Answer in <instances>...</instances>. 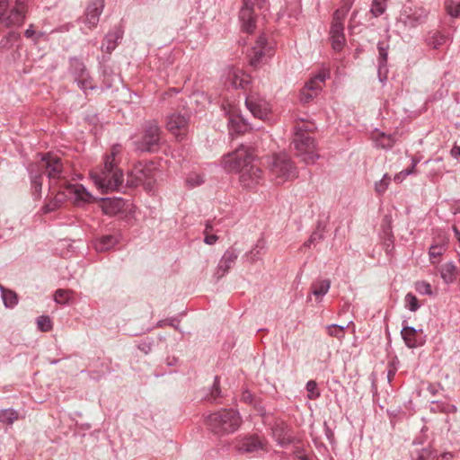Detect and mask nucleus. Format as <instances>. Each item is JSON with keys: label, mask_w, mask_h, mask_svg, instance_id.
<instances>
[{"label": "nucleus", "mask_w": 460, "mask_h": 460, "mask_svg": "<svg viewBox=\"0 0 460 460\" xmlns=\"http://www.w3.org/2000/svg\"><path fill=\"white\" fill-rule=\"evenodd\" d=\"M371 138L375 142L376 146L385 149L392 148L396 141L394 135H387L378 129L372 132Z\"/></svg>", "instance_id": "nucleus-23"}, {"label": "nucleus", "mask_w": 460, "mask_h": 460, "mask_svg": "<svg viewBox=\"0 0 460 460\" xmlns=\"http://www.w3.org/2000/svg\"><path fill=\"white\" fill-rule=\"evenodd\" d=\"M431 449L429 447H425L420 450H416L411 454V456L415 460H429L431 456Z\"/></svg>", "instance_id": "nucleus-45"}, {"label": "nucleus", "mask_w": 460, "mask_h": 460, "mask_svg": "<svg viewBox=\"0 0 460 460\" xmlns=\"http://www.w3.org/2000/svg\"><path fill=\"white\" fill-rule=\"evenodd\" d=\"M446 244L440 243V244H432L429 247V254L432 263L437 262V259L439 258L445 252H446Z\"/></svg>", "instance_id": "nucleus-35"}, {"label": "nucleus", "mask_w": 460, "mask_h": 460, "mask_svg": "<svg viewBox=\"0 0 460 460\" xmlns=\"http://www.w3.org/2000/svg\"><path fill=\"white\" fill-rule=\"evenodd\" d=\"M270 177L276 184H282L297 177L296 167L284 152L275 153L267 159Z\"/></svg>", "instance_id": "nucleus-4"}, {"label": "nucleus", "mask_w": 460, "mask_h": 460, "mask_svg": "<svg viewBox=\"0 0 460 460\" xmlns=\"http://www.w3.org/2000/svg\"><path fill=\"white\" fill-rule=\"evenodd\" d=\"M428 11L423 7H406L401 13L398 22L402 23L404 27L415 28L425 22Z\"/></svg>", "instance_id": "nucleus-13"}, {"label": "nucleus", "mask_w": 460, "mask_h": 460, "mask_svg": "<svg viewBox=\"0 0 460 460\" xmlns=\"http://www.w3.org/2000/svg\"><path fill=\"white\" fill-rule=\"evenodd\" d=\"M119 238L115 234H106L98 238L94 242V248L99 252L111 250L118 243Z\"/></svg>", "instance_id": "nucleus-26"}, {"label": "nucleus", "mask_w": 460, "mask_h": 460, "mask_svg": "<svg viewBox=\"0 0 460 460\" xmlns=\"http://www.w3.org/2000/svg\"><path fill=\"white\" fill-rule=\"evenodd\" d=\"M354 1L355 0H341V5L334 12L333 16L336 17V19L345 20L349 11L353 5Z\"/></svg>", "instance_id": "nucleus-32"}, {"label": "nucleus", "mask_w": 460, "mask_h": 460, "mask_svg": "<svg viewBox=\"0 0 460 460\" xmlns=\"http://www.w3.org/2000/svg\"><path fill=\"white\" fill-rule=\"evenodd\" d=\"M136 179L130 181L132 185H138L144 182L146 172L142 169H135L134 172Z\"/></svg>", "instance_id": "nucleus-52"}, {"label": "nucleus", "mask_w": 460, "mask_h": 460, "mask_svg": "<svg viewBox=\"0 0 460 460\" xmlns=\"http://www.w3.org/2000/svg\"><path fill=\"white\" fill-rule=\"evenodd\" d=\"M306 390L309 394L308 397L310 399H315V398L319 397V395H320V393L317 390V384L314 380H309L306 383Z\"/></svg>", "instance_id": "nucleus-48"}, {"label": "nucleus", "mask_w": 460, "mask_h": 460, "mask_svg": "<svg viewBox=\"0 0 460 460\" xmlns=\"http://www.w3.org/2000/svg\"><path fill=\"white\" fill-rule=\"evenodd\" d=\"M448 14L455 18H460V3L450 2L447 4Z\"/></svg>", "instance_id": "nucleus-49"}, {"label": "nucleus", "mask_w": 460, "mask_h": 460, "mask_svg": "<svg viewBox=\"0 0 460 460\" xmlns=\"http://www.w3.org/2000/svg\"><path fill=\"white\" fill-rule=\"evenodd\" d=\"M205 234L204 243L208 245H212V244L216 243L217 241L218 240V236L217 234Z\"/></svg>", "instance_id": "nucleus-56"}, {"label": "nucleus", "mask_w": 460, "mask_h": 460, "mask_svg": "<svg viewBox=\"0 0 460 460\" xmlns=\"http://www.w3.org/2000/svg\"><path fill=\"white\" fill-rule=\"evenodd\" d=\"M121 151V146L120 145H113L111 150V153L105 156L104 160H111V164H116V155H119Z\"/></svg>", "instance_id": "nucleus-51"}, {"label": "nucleus", "mask_w": 460, "mask_h": 460, "mask_svg": "<svg viewBox=\"0 0 460 460\" xmlns=\"http://www.w3.org/2000/svg\"><path fill=\"white\" fill-rule=\"evenodd\" d=\"M56 196L47 202L42 210L44 213H49L58 209L66 199H74L76 203H88L92 199V195L81 184H72L65 182Z\"/></svg>", "instance_id": "nucleus-5"}, {"label": "nucleus", "mask_w": 460, "mask_h": 460, "mask_svg": "<svg viewBox=\"0 0 460 460\" xmlns=\"http://www.w3.org/2000/svg\"><path fill=\"white\" fill-rule=\"evenodd\" d=\"M451 153L453 155H460V147L455 146Z\"/></svg>", "instance_id": "nucleus-61"}, {"label": "nucleus", "mask_w": 460, "mask_h": 460, "mask_svg": "<svg viewBox=\"0 0 460 460\" xmlns=\"http://www.w3.org/2000/svg\"><path fill=\"white\" fill-rule=\"evenodd\" d=\"M401 335L405 345L410 349L420 347L426 342V335L423 334L422 329L403 325Z\"/></svg>", "instance_id": "nucleus-14"}, {"label": "nucleus", "mask_w": 460, "mask_h": 460, "mask_svg": "<svg viewBox=\"0 0 460 460\" xmlns=\"http://www.w3.org/2000/svg\"><path fill=\"white\" fill-rule=\"evenodd\" d=\"M248 84L249 80L247 78H239L237 75H234L232 82L235 88H245Z\"/></svg>", "instance_id": "nucleus-53"}, {"label": "nucleus", "mask_w": 460, "mask_h": 460, "mask_svg": "<svg viewBox=\"0 0 460 460\" xmlns=\"http://www.w3.org/2000/svg\"><path fill=\"white\" fill-rule=\"evenodd\" d=\"M243 398L246 402H250L252 399V394L250 393H244Z\"/></svg>", "instance_id": "nucleus-62"}, {"label": "nucleus", "mask_w": 460, "mask_h": 460, "mask_svg": "<svg viewBox=\"0 0 460 460\" xmlns=\"http://www.w3.org/2000/svg\"><path fill=\"white\" fill-rule=\"evenodd\" d=\"M378 49V72L381 74L382 70H386L387 57L389 45L386 42L379 41L377 44Z\"/></svg>", "instance_id": "nucleus-27"}, {"label": "nucleus", "mask_w": 460, "mask_h": 460, "mask_svg": "<svg viewBox=\"0 0 460 460\" xmlns=\"http://www.w3.org/2000/svg\"><path fill=\"white\" fill-rule=\"evenodd\" d=\"M161 129L155 121H148L144 126L141 140L136 141V148L142 152H154L160 144Z\"/></svg>", "instance_id": "nucleus-9"}, {"label": "nucleus", "mask_w": 460, "mask_h": 460, "mask_svg": "<svg viewBox=\"0 0 460 460\" xmlns=\"http://www.w3.org/2000/svg\"><path fill=\"white\" fill-rule=\"evenodd\" d=\"M264 0H243V6L239 13L242 30L247 33H252L256 28V15L253 8H262Z\"/></svg>", "instance_id": "nucleus-10"}, {"label": "nucleus", "mask_w": 460, "mask_h": 460, "mask_svg": "<svg viewBox=\"0 0 460 460\" xmlns=\"http://www.w3.org/2000/svg\"><path fill=\"white\" fill-rule=\"evenodd\" d=\"M415 288L420 294H424V295H431L432 294L431 286L426 281L417 282L415 285Z\"/></svg>", "instance_id": "nucleus-50"}, {"label": "nucleus", "mask_w": 460, "mask_h": 460, "mask_svg": "<svg viewBox=\"0 0 460 460\" xmlns=\"http://www.w3.org/2000/svg\"><path fill=\"white\" fill-rule=\"evenodd\" d=\"M348 327V325H338V324H330L326 327L327 333L337 339H342L344 337V330Z\"/></svg>", "instance_id": "nucleus-37"}, {"label": "nucleus", "mask_w": 460, "mask_h": 460, "mask_svg": "<svg viewBox=\"0 0 460 460\" xmlns=\"http://www.w3.org/2000/svg\"><path fill=\"white\" fill-rule=\"evenodd\" d=\"M296 155L307 164H314L319 158L315 150L314 139L308 135L307 128H296L292 141Z\"/></svg>", "instance_id": "nucleus-7"}, {"label": "nucleus", "mask_w": 460, "mask_h": 460, "mask_svg": "<svg viewBox=\"0 0 460 460\" xmlns=\"http://www.w3.org/2000/svg\"><path fill=\"white\" fill-rule=\"evenodd\" d=\"M391 181V177L385 173L384 174L383 178L376 182L375 184V190L378 194H383L387 190L389 183Z\"/></svg>", "instance_id": "nucleus-41"}, {"label": "nucleus", "mask_w": 460, "mask_h": 460, "mask_svg": "<svg viewBox=\"0 0 460 460\" xmlns=\"http://www.w3.org/2000/svg\"><path fill=\"white\" fill-rule=\"evenodd\" d=\"M221 397V390L219 386V378L218 376H215V380L213 383V386L210 392V395L208 400L211 402H216L217 398Z\"/></svg>", "instance_id": "nucleus-46"}, {"label": "nucleus", "mask_w": 460, "mask_h": 460, "mask_svg": "<svg viewBox=\"0 0 460 460\" xmlns=\"http://www.w3.org/2000/svg\"><path fill=\"white\" fill-rule=\"evenodd\" d=\"M266 440L258 435H251L242 438L238 445L237 450L243 453H254L259 450H265Z\"/></svg>", "instance_id": "nucleus-19"}, {"label": "nucleus", "mask_w": 460, "mask_h": 460, "mask_svg": "<svg viewBox=\"0 0 460 460\" xmlns=\"http://www.w3.org/2000/svg\"><path fill=\"white\" fill-rule=\"evenodd\" d=\"M137 348L145 354H148L152 349V342L149 341H142L137 345Z\"/></svg>", "instance_id": "nucleus-55"}, {"label": "nucleus", "mask_w": 460, "mask_h": 460, "mask_svg": "<svg viewBox=\"0 0 460 460\" xmlns=\"http://www.w3.org/2000/svg\"><path fill=\"white\" fill-rule=\"evenodd\" d=\"M387 7V0H373L370 13L374 17H378L382 15Z\"/></svg>", "instance_id": "nucleus-33"}, {"label": "nucleus", "mask_w": 460, "mask_h": 460, "mask_svg": "<svg viewBox=\"0 0 460 460\" xmlns=\"http://www.w3.org/2000/svg\"><path fill=\"white\" fill-rule=\"evenodd\" d=\"M245 105L255 118L261 120L268 119L270 114L269 102L258 94H249L245 99Z\"/></svg>", "instance_id": "nucleus-11"}, {"label": "nucleus", "mask_w": 460, "mask_h": 460, "mask_svg": "<svg viewBox=\"0 0 460 460\" xmlns=\"http://www.w3.org/2000/svg\"><path fill=\"white\" fill-rule=\"evenodd\" d=\"M229 123L231 125V128L235 132L241 133L243 131L242 128L243 127V125L239 124V122L236 119H231L229 120Z\"/></svg>", "instance_id": "nucleus-58"}, {"label": "nucleus", "mask_w": 460, "mask_h": 460, "mask_svg": "<svg viewBox=\"0 0 460 460\" xmlns=\"http://www.w3.org/2000/svg\"><path fill=\"white\" fill-rule=\"evenodd\" d=\"M441 278L446 283H452L456 277V267L453 262H447L441 266Z\"/></svg>", "instance_id": "nucleus-28"}, {"label": "nucleus", "mask_w": 460, "mask_h": 460, "mask_svg": "<svg viewBox=\"0 0 460 460\" xmlns=\"http://www.w3.org/2000/svg\"><path fill=\"white\" fill-rule=\"evenodd\" d=\"M189 120L185 116L172 114L168 118L167 129L178 138H182L188 131Z\"/></svg>", "instance_id": "nucleus-20"}, {"label": "nucleus", "mask_w": 460, "mask_h": 460, "mask_svg": "<svg viewBox=\"0 0 460 460\" xmlns=\"http://www.w3.org/2000/svg\"><path fill=\"white\" fill-rule=\"evenodd\" d=\"M91 177L103 192L119 190L123 186V173L111 160H104L102 168L92 171Z\"/></svg>", "instance_id": "nucleus-3"}, {"label": "nucleus", "mask_w": 460, "mask_h": 460, "mask_svg": "<svg viewBox=\"0 0 460 460\" xmlns=\"http://www.w3.org/2000/svg\"><path fill=\"white\" fill-rule=\"evenodd\" d=\"M264 248H265V242L262 239L258 240L255 246L250 252L252 261H255L259 259V254H260L261 251L263 250Z\"/></svg>", "instance_id": "nucleus-47"}, {"label": "nucleus", "mask_w": 460, "mask_h": 460, "mask_svg": "<svg viewBox=\"0 0 460 460\" xmlns=\"http://www.w3.org/2000/svg\"><path fill=\"white\" fill-rule=\"evenodd\" d=\"M70 67L69 70L75 77V80L80 76L87 74L84 64L77 58H72L69 60Z\"/></svg>", "instance_id": "nucleus-30"}, {"label": "nucleus", "mask_w": 460, "mask_h": 460, "mask_svg": "<svg viewBox=\"0 0 460 460\" xmlns=\"http://www.w3.org/2000/svg\"><path fill=\"white\" fill-rule=\"evenodd\" d=\"M404 303L405 307L409 309L411 312H416L420 307L417 296L412 293L406 294L404 297Z\"/></svg>", "instance_id": "nucleus-36"}, {"label": "nucleus", "mask_w": 460, "mask_h": 460, "mask_svg": "<svg viewBox=\"0 0 460 460\" xmlns=\"http://www.w3.org/2000/svg\"><path fill=\"white\" fill-rule=\"evenodd\" d=\"M28 13V0H0V27L18 28L24 23Z\"/></svg>", "instance_id": "nucleus-6"}, {"label": "nucleus", "mask_w": 460, "mask_h": 460, "mask_svg": "<svg viewBox=\"0 0 460 460\" xmlns=\"http://www.w3.org/2000/svg\"><path fill=\"white\" fill-rule=\"evenodd\" d=\"M331 287L329 279H317L311 285L312 293L315 296H323L328 293Z\"/></svg>", "instance_id": "nucleus-29"}, {"label": "nucleus", "mask_w": 460, "mask_h": 460, "mask_svg": "<svg viewBox=\"0 0 460 460\" xmlns=\"http://www.w3.org/2000/svg\"><path fill=\"white\" fill-rule=\"evenodd\" d=\"M428 40L429 45H430L433 49H438L446 42V37L438 32H435L429 38Z\"/></svg>", "instance_id": "nucleus-44"}, {"label": "nucleus", "mask_w": 460, "mask_h": 460, "mask_svg": "<svg viewBox=\"0 0 460 460\" xmlns=\"http://www.w3.org/2000/svg\"><path fill=\"white\" fill-rule=\"evenodd\" d=\"M72 292L66 289H58L55 292L54 299L58 304H66L71 298Z\"/></svg>", "instance_id": "nucleus-40"}, {"label": "nucleus", "mask_w": 460, "mask_h": 460, "mask_svg": "<svg viewBox=\"0 0 460 460\" xmlns=\"http://www.w3.org/2000/svg\"><path fill=\"white\" fill-rule=\"evenodd\" d=\"M186 182L189 186L192 188L197 187L204 182V177L199 173L191 172L187 176Z\"/></svg>", "instance_id": "nucleus-42"}, {"label": "nucleus", "mask_w": 460, "mask_h": 460, "mask_svg": "<svg viewBox=\"0 0 460 460\" xmlns=\"http://www.w3.org/2000/svg\"><path fill=\"white\" fill-rule=\"evenodd\" d=\"M271 430L273 438L281 447L288 446L295 441L290 428L283 421H276Z\"/></svg>", "instance_id": "nucleus-18"}, {"label": "nucleus", "mask_w": 460, "mask_h": 460, "mask_svg": "<svg viewBox=\"0 0 460 460\" xmlns=\"http://www.w3.org/2000/svg\"><path fill=\"white\" fill-rule=\"evenodd\" d=\"M252 152L244 147L235 149L222 158V166L229 172H238L243 188L253 190L264 181V173L260 166L253 163Z\"/></svg>", "instance_id": "nucleus-1"}, {"label": "nucleus", "mask_w": 460, "mask_h": 460, "mask_svg": "<svg viewBox=\"0 0 460 460\" xmlns=\"http://www.w3.org/2000/svg\"><path fill=\"white\" fill-rule=\"evenodd\" d=\"M267 44V39L264 35H261L254 47L252 48L250 54V64L252 66H257L262 60L265 55L264 49Z\"/></svg>", "instance_id": "nucleus-21"}, {"label": "nucleus", "mask_w": 460, "mask_h": 460, "mask_svg": "<svg viewBox=\"0 0 460 460\" xmlns=\"http://www.w3.org/2000/svg\"><path fill=\"white\" fill-rule=\"evenodd\" d=\"M18 419V412L13 409L0 411V421L5 424H13Z\"/></svg>", "instance_id": "nucleus-34"}, {"label": "nucleus", "mask_w": 460, "mask_h": 460, "mask_svg": "<svg viewBox=\"0 0 460 460\" xmlns=\"http://www.w3.org/2000/svg\"><path fill=\"white\" fill-rule=\"evenodd\" d=\"M344 21L345 20L342 19H336L334 16L332 17L330 39L332 49L336 51H341L346 43V38L344 35Z\"/></svg>", "instance_id": "nucleus-15"}, {"label": "nucleus", "mask_w": 460, "mask_h": 460, "mask_svg": "<svg viewBox=\"0 0 460 460\" xmlns=\"http://www.w3.org/2000/svg\"><path fill=\"white\" fill-rule=\"evenodd\" d=\"M414 170H415V169H412V166H411V168H408V169L402 170V171L401 172V174H403V177H406V176H408V175H410V174L414 173V172H415Z\"/></svg>", "instance_id": "nucleus-60"}, {"label": "nucleus", "mask_w": 460, "mask_h": 460, "mask_svg": "<svg viewBox=\"0 0 460 460\" xmlns=\"http://www.w3.org/2000/svg\"><path fill=\"white\" fill-rule=\"evenodd\" d=\"M125 201L122 199L107 198L102 200V208L104 214L114 216L123 210Z\"/></svg>", "instance_id": "nucleus-24"}, {"label": "nucleus", "mask_w": 460, "mask_h": 460, "mask_svg": "<svg viewBox=\"0 0 460 460\" xmlns=\"http://www.w3.org/2000/svg\"><path fill=\"white\" fill-rule=\"evenodd\" d=\"M208 429L217 435H226L236 431L242 423L239 412L233 409H223L206 418Z\"/></svg>", "instance_id": "nucleus-2"}, {"label": "nucleus", "mask_w": 460, "mask_h": 460, "mask_svg": "<svg viewBox=\"0 0 460 460\" xmlns=\"http://www.w3.org/2000/svg\"><path fill=\"white\" fill-rule=\"evenodd\" d=\"M0 291L2 294V298L4 304L6 307H13L18 303V297L15 292L5 288L4 286L0 285Z\"/></svg>", "instance_id": "nucleus-31"}, {"label": "nucleus", "mask_w": 460, "mask_h": 460, "mask_svg": "<svg viewBox=\"0 0 460 460\" xmlns=\"http://www.w3.org/2000/svg\"><path fill=\"white\" fill-rule=\"evenodd\" d=\"M403 174H401V172L394 176V181H401L404 179Z\"/></svg>", "instance_id": "nucleus-64"}, {"label": "nucleus", "mask_w": 460, "mask_h": 460, "mask_svg": "<svg viewBox=\"0 0 460 460\" xmlns=\"http://www.w3.org/2000/svg\"><path fill=\"white\" fill-rule=\"evenodd\" d=\"M31 165H35L36 169L41 173L44 172L49 180L65 178L62 160L52 153L43 155L39 163L31 164Z\"/></svg>", "instance_id": "nucleus-8"}, {"label": "nucleus", "mask_w": 460, "mask_h": 460, "mask_svg": "<svg viewBox=\"0 0 460 460\" xmlns=\"http://www.w3.org/2000/svg\"><path fill=\"white\" fill-rule=\"evenodd\" d=\"M28 170L31 174L32 195L36 199H40L41 197L42 190V173L36 169L35 165L31 164Z\"/></svg>", "instance_id": "nucleus-25"}, {"label": "nucleus", "mask_w": 460, "mask_h": 460, "mask_svg": "<svg viewBox=\"0 0 460 460\" xmlns=\"http://www.w3.org/2000/svg\"><path fill=\"white\" fill-rule=\"evenodd\" d=\"M213 230V226L210 221H208L205 225V230L204 234H210V232Z\"/></svg>", "instance_id": "nucleus-59"}, {"label": "nucleus", "mask_w": 460, "mask_h": 460, "mask_svg": "<svg viewBox=\"0 0 460 460\" xmlns=\"http://www.w3.org/2000/svg\"><path fill=\"white\" fill-rule=\"evenodd\" d=\"M177 358H173L172 360L170 358H167V365L168 366H173L177 363Z\"/></svg>", "instance_id": "nucleus-63"}, {"label": "nucleus", "mask_w": 460, "mask_h": 460, "mask_svg": "<svg viewBox=\"0 0 460 460\" xmlns=\"http://www.w3.org/2000/svg\"><path fill=\"white\" fill-rule=\"evenodd\" d=\"M239 256V252L234 247L228 248L220 259L217 270L215 271V277L217 279L223 278L228 270L233 267L235 261Z\"/></svg>", "instance_id": "nucleus-17"}, {"label": "nucleus", "mask_w": 460, "mask_h": 460, "mask_svg": "<svg viewBox=\"0 0 460 460\" xmlns=\"http://www.w3.org/2000/svg\"><path fill=\"white\" fill-rule=\"evenodd\" d=\"M323 239V234L320 232H314L309 240L305 243V245L309 246L310 244L318 243L320 240Z\"/></svg>", "instance_id": "nucleus-54"}, {"label": "nucleus", "mask_w": 460, "mask_h": 460, "mask_svg": "<svg viewBox=\"0 0 460 460\" xmlns=\"http://www.w3.org/2000/svg\"><path fill=\"white\" fill-rule=\"evenodd\" d=\"M75 82L77 83V85L79 86V88L82 89L85 93L87 90L94 89V86L93 84V80L88 75V74H85V75L76 78Z\"/></svg>", "instance_id": "nucleus-38"}, {"label": "nucleus", "mask_w": 460, "mask_h": 460, "mask_svg": "<svg viewBox=\"0 0 460 460\" xmlns=\"http://www.w3.org/2000/svg\"><path fill=\"white\" fill-rule=\"evenodd\" d=\"M330 76V73L326 69H322L314 76H313L305 84L301 92V100L305 102H309L316 96L322 90L323 84L326 78Z\"/></svg>", "instance_id": "nucleus-12"}, {"label": "nucleus", "mask_w": 460, "mask_h": 460, "mask_svg": "<svg viewBox=\"0 0 460 460\" xmlns=\"http://www.w3.org/2000/svg\"><path fill=\"white\" fill-rule=\"evenodd\" d=\"M122 31L119 28L108 32L103 40L102 50L111 54L117 47L118 40L122 38Z\"/></svg>", "instance_id": "nucleus-22"}, {"label": "nucleus", "mask_w": 460, "mask_h": 460, "mask_svg": "<svg viewBox=\"0 0 460 460\" xmlns=\"http://www.w3.org/2000/svg\"><path fill=\"white\" fill-rule=\"evenodd\" d=\"M294 454L296 457H297L299 460H310L308 456L305 453L303 448L296 447L294 451Z\"/></svg>", "instance_id": "nucleus-57"}, {"label": "nucleus", "mask_w": 460, "mask_h": 460, "mask_svg": "<svg viewBox=\"0 0 460 460\" xmlns=\"http://www.w3.org/2000/svg\"><path fill=\"white\" fill-rule=\"evenodd\" d=\"M105 0H90L84 13V23L89 29L95 28L104 8Z\"/></svg>", "instance_id": "nucleus-16"}, {"label": "nucleus", "mask_w": 460, "mask_h": 460, "mask_svg": "<svg viewBox=\"0 0 460 460\" xmlns=\"http://www.w3.org/2000/svg\"><path fill=\"white\" fill-rule=\"evenodd\" d=\"M37 325L41 332H49L52 330V322L49 316L41 315L37 319Z\"/></svg>", "instance_id": "nucleus-39"}, {"label": "nucleus", "mask_w": 460, "mask_h": 460, "mask_svg": "<svg viewBox=\"0 0 460 460\" xmlns=\"http://www.w3.org/2000/svg\"><path fill=\"white\" fill-rule=\"evenodd\" d=\"M45 35L44 32H37L34 29V24H30L28 29L24 31V36L27 39L32 40L34 42H38L40 38Z\"/></svg>", "instance_id": "nucleus-43"}]
</instances>
